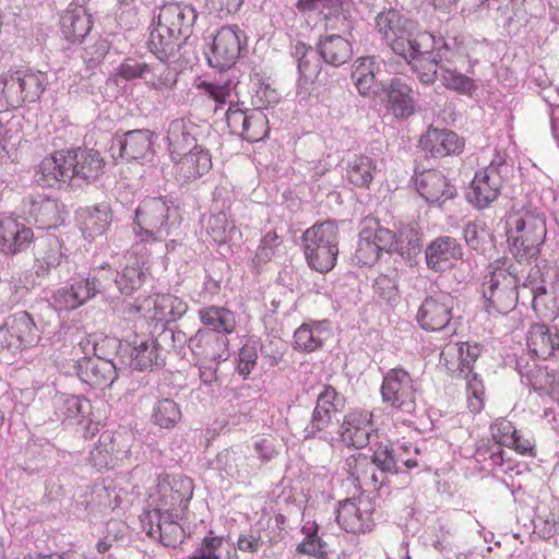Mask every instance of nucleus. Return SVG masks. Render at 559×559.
I'll return each mask as SVG.
<instances>
[{
    "label": "nucleus",
    "instance_id": "f257e3e1",
    "mask_svg": "<svg viewBox=\"0 0 559 559\" xmlns=\"http://www.w3.org/2000/svg\"><path fill=\"white\" fill-rule=\"evenodd\" d=\"M181 223V210L173 201L146 197L135 210L133 230L140 242H156L175 235Z\"/></svg>",
    "mask_w": 559,
    "mask_h": 559
},
{
    "label": "nucleus",
    "instance_id": "f03ea898",
    "mask_svg": "<svg viewBox=\"0 0 559 559\" xmlns=\"http://www.w3.org/2000/svg\"><path fill=\"white\" fill-rule=\"evenodd\" d=\"M376 26L393 52L405 60L415 59L435 43L432 35L419 32L415 21L395 10L379 13Z\"/></svg>",
    "mask_w": 559,
    "mask_h": 559
},
{
    "label": "nucleus",
    "instance_id": "7ed1b4c3",
    "mask_svg": "<svg viewBox=\"0 0 559 559\" xmlns=\"http://www.w3.org/2000/svg\"><path fill=\"white\" fill-rule=\"evenodd\" d=\"M509 250L519 262H531L539 254V246L546 237V221L537 211H524L510 215L507 221Z\"/></svg>",
    "mask_w": 559,
    "mask_h": 559
},
{
    "label": "nucleus",
    "instance_id": "20e7f679",
    "mask_svg": "<svg viewBox=\"0 0 559 559\" xmlns=\"http://www.w3.org/2000/svg\"><path fill=\"white\" fill-rule=\"evenodd\" d=\"M302 248L308 265L320 273L330 272L338 255V228L330 222L314 224L302 234Z\"/></svg>",
    "mask_w": 559,
    "mask_h": 559
},
{
    "label": "nucleus",
    "instance_id": "39448f33",
    "mask_svg": "<svg viewBox=\"0 0 559 559\" xmlns=\"http://www.w3.org/2000/svg\"><path fill=\"white\" fill-rule=\"evenodd\" d=\"M46 74L19 69L0 73V109H15L37 100L45 91Z\"/></svg>",
    "mask_w": 559,
    "mask_h": 559
},
{
    "label": "nucleus",
    "instance_id": "423d86ee",
    "mask_svg": "<svg viewBox=\"0 0 559 559\" xmlns=\"http://www.w3.org/2000/svg\"><path fill=\"white\" fill-rule=\"evenodd\" d=\"M193 495L192 479L182 475H160L148 495V506L164 514L182 518Z\"/></svg>",
    "mask_w": 559,
    "mask_h": 559
},
{
    "label": "nucleus",
    "instance_id": "0eeeda50",
    "mask_svg": "<svg viewBox=\"0 0 559 559\" xmlns=\"http://www.w3.org/2000/svg\"><path fill=\"white\" fill-rule=\"evenodd\" d=\"M55 414L63 425L79 427L85 438H93L102 428L91 401L82 395H58L55 400Z\"/></svg>",
    "mask_w": 559,
    "mask_h": 559
},
{
    "label": "nucleus",
    "instance_id": "6e6552de",
    "mask_svg": "<svg viewBox=\"0 0 559 559\" xmlns=\"http://www.w3.org/2000/svg\"><path fill=\"white\" fill-rule=\"evenodd\" d=\"M481 294L488 314H507L516 306V281L503 270L491 272L483 282Z\"/></svg>",
    "mask_w": 559,
    "mask_h": 559
},
{
    "label": "nucleus",
    "instance_id": "1a4fd4ad",
    "mask_svg": "<svg viewBox=\"0 0 559 559\" xmlns=\"http://www.w3.org/2000/svg\"><path fill=\"white\" fill-rule=\"evenodd\" d=\"M511 167L501 157L492 160L485 169L476 173L467 200L478 209L487 207L500 194L502 185L510 173Z\"/></svg>",
    "mask_w": 559,
    "mask_h": 559
},
{
    "label": "nucleus",
    "instance_id": "9d476101",
    "mask_svg": "<svg viewBox=\"0 0 559 559\" xmlns=\"http://www.w3.org/2000/svg\"><path fill=\"white\" fill-rule=\"evenodd\" d=\"M40 341L31 314L19 311L9 316L0 326V348L19 353L35 347Z\"/></svg>",
    "mask_w": 559,
    "mask_h": 559
},
{
    "label": "nucleus",
    "instance_id": "9b49d317",
    "mask_svg": "<svg viewBox=\"0 0 559 559\" xmlns=\"http://www.w3.org/2000/svg\"><path fill=\"white\" fill-rule=\"evenodd\" d=\"M230 80L225 81L222 85L212 83V99L216 103L214 109H212L215 117L213 123L221 129L227 127L231 132H235L239 126H241L242 131H248L250 122L261 126L263 123V112L260 110L246 115L240 109H234L231 102L225 108L226 98L230 95Z\"/></svg>",
    "mask_w": 559,
    "mask_h": 559
},
{
    "label": "nucleus",
    "instance_id": "f8f14e48",
    "mask_svg": "<svg viewBox=\"0 0 559 559\" xmlns=\"http://www.w3.org/2000/svg\"><path fill=\"white\" fill-rule=\"evenodd\" d=\"M133 439V433L126 429L104 432L91 452V461L98 469L115 467L128 457Z\"/></svg>",
    "mask_w": 559,
    "mask_h": 559
},
{
    "label": "nucleus",
    "instance_id": "ddd939ff",
    "mask_svg": "<svg viewBox=\"0 0 559 559\" xmlns=\"http://www.w3.org/2000/svg\"><path fill=\"white\" fill-rule=\"evenodd\" d=\"M455 297L445 292H437L427 296L421 302L416 320L426 331H441L451 326Z\"/></svg>",
    "mask_w": 559,
    "mask_h": 559
},
{
    "label": "nucleus",
    "instance_id": "4468645a",
    "mask_svg": "<svg viewBox=\"0 0 559 559\" xmlns=\"http://www.w3.org/2000/svg\"><path fill=\"white\" fill-rule=\"evenodd\" d=\"M383 402L403 413L415 411V389L408 372L402 368L391 369L383 378L381 385Z\"/></svg>",
    "mask_w": 559,
    "mask_h": 559
},
{
    "label": "nucleus",
    "instance_id": "2eb2a0df",
    "mask_svg": "<svg viewBox=\"0 0 559 559\" xmlns=\"http://www.w3.org/2000/svg\"><path fill=\"white\" fill-rule=\"evenodd\" d=\"M35 234L23 219L12 216L0 218V253L13 257L25 252L34 242Z\"/></svg>",
    "mask_w": 559,
    "mask_h": 559
},
{
    "label": "nucleus",
    "instance_id": "dca6fc26",
    "mask_svg": "<svg viewBox=\"0 0 559 559\" xmlns=\"http://www.w3.org/2000/svg\"><path fill=\"white\" fill-rule=\"evenodd\" d=\"M67 157L70 173V180L78 179L92 182L98 179L104 173L105 160L100 153L93 148L68 150Z\"/></svg>",
    "mask_w": 559,
    "mask_h": 559
},
{
    "label": "nucleus",
    "instance_id": "f3484780",
    "mask_svg": "<svg viewBox=\"0 0 559 559\" xmlns=\"http://www.w3.org/2000/svg\"><path fill=\"white\" fill-rule=\"evenodd\" d=\"M186 309L187 306L181 299L169 294L148 296L138 306L146 320L160 323L175 321Z\"/></svg>",
    "mask_w": 559,
    "mask_h": 559
},
{
    "label": "nucleus",
    "instance_id": "a211bd4d",
    "mask_svg": "<svg viewBox=\"0 0 559 559\" xmlns=\"http://www.w3.org/2000/svg\"><path fill=\"white\" fill-rule=\"evenodd\" d=\"M342 400L336 390L331 385H324L318 395L316 407L310 423L304 429L305 439L314 438L332 423L333 415L341 412Z\"/></svg>",
    "mask_w": 559,
    "mask_h": 559
},
{
    "label": "nucleus",
    "instance_id": "6ab92c4d",
    "mask_svg": "<svg viewBox=\"0 0 559 559\" xmlns=\"http://www.w3.org/2000/svg\"><path fill=\"white\" fill-rule=\"evenodd\" d=\"M380 98L385 104L388 112L397 119H406L415 112L414 92L400 78L388 81Z\"/></svg>",
    "mask_w": 559,
    "mask_h": 559
},
{
    "label": "nucleus",
    "instance_id": "aec40b11",
    "mask_svg": "<svg viewBox=\"0 0 559 559\" xmlns=\"http://www.w3.org/2000/svg\"><path fill=\"white\" fill-rule=\"evenodd\" d=\"M241 50L240 37L235 28L222 27L212 38V68L219 71L228 70L234 66Z\"/></svg>",
    "mask_w": 559,
    "mask_h": 559
},
{
    "label": "nucleus",
    "instance_id": "412c9836",
    "mask_svg": "<svg viewBox=\"0 0 559 559\" xmlns=\"http://www.w3.org/2000/svg\"><path fill=\"white\" fill-rule=\"evenodd\" d=\"M154 132L148 129H135L116 135L111 150H119L121 159L131 162L146 157L153 147Z\"/></svg>",
    "mask_w": 559,
    "mask_h": 559
},
{
    "label": "nucleus",
    "instance_id": "4be33fe9",
    "mask_svg": "<svg viewBox=\"0 0 559 559\" xmlns=\"http://www.w3.org/2000/svg\"><path fill=\"white\" fill-rule=\"evenodd\" d=\"M76 373L83 382L95 388L108 386L117 378L114 362L99 356L78 360Z\"/></svg>",
    "mask_w": 559,
    "mask_h": 559
},
{
    "label": "nucleus",
    "instance_id": "5701e85b",
    "mask_svg": "<svg viewBox=\"0 0 559 559\" xmlns=\"http://www.w3.org/2000/svg\"><path fill=\"white\" fill-rule=\"evenodd\" d=\"M93 27L92 15L81 4L71 2L63 11L60 21L61 33L72 44H80Z\"/></svg>",
    "mask_w": 559,
    "mask_h": 559
},
{
    "label": "nucleus",
    "instance_id": "b1692460",
    "mask_svg": "<svg viewBox=\"0 0 559 559\" xmlns=\"http://www.w3.org/2000/svg\"><path fill=\"white\" fill-rule=\"evenodd\" d=\"M415 186L419 194L429 203L444 202L456 194L455 187L437 170H424L416 175Z\"/></svg>",
    "mask_w": 559,
    "mask_h": 559
},
{
    "label": "nucleus",
    "instance_id": "393cba45",
    "mask_svg": "<svg viewBox=\"0 0 559 559\" xmlns=\"http://www.w3.org/2000/svg\"><path fill=\"white\" fill-rule=\"evenodd\" d=\"M426 262L429 269L443 272L452 265L453 260L463 258L462 246L456 239L442 236L432 240L425 251Z\"/></svg>",
    "mask_w": 559,
    "mask_h": 559
},
{
    "label": "nucleus",
    "instance_id": "a878e982",
    "mask_svg": "<svg viewBox=\"0 0 559 559\" xmlns=\"http://www.w3.org/2000/svg\"><path fill=\"white\" fill-rule=\"evenodd\" d=\"M197 126L187 123L183 119L173 120L167 131L170 155L176 164L199 146L197 144Z\"/></svg>",
    "mask_w": 559,
    "mask_h": 559
},
{
    "label": "nucleus",
    "instance_id": "bb28decb",
    "mask_svg": "<svg viewBox=\"0 0 559 559\" xmlns=\"http://www.w3.org/2000/svg\"><path fill=\"white\" fill-rule=\"evenodd\" d=\"M131 368L145 371L157 366L160 359V346L152 334H134L129 342Z\"/></svg>",
    "mask_w": 559,
    "mask_h": 559
},
{
    "label": "nucleus",
    "instance_id": "cd10ccee",
    "mask_svg": "<svg viewBox=\"0 0 559 559\" xmlns=\"http://www.w3.org/2000/svg\"><path fill=\"white\" fill-rule=\"evenodd\" d=\"M515 369L521 376L523 383L532 386L535 391H545L554 381L555 370L539 364V358L530 354H523L515 360Z\"/></svg>",
    "mask_w": 559,
    "mask_h": 559
},
{
    "label": "nucleus",
    "instance_id": "c85d7f7f",
    "mask_svg": "<svg viewBox=\"0 0 559 559\" xmlns=\"http://www.w3.org/2000/svg\"><path fill=\"white\" fill-rule=\"evenodd\" d=\"M194 19L192 9L171 2L159 9L156 24L186 40Z\"/></svg>",
    "mask_w": 559,
    "mask_h": 559
},
{
    "label": "nucleus",
    "instance_id": "c756f323",
    "mask_svg": "<svg viewBox=\"0 0 559 559\" xmlns=\"http://www.w3.org/2000/svg\"><path fill=\"white\" fill-rule=\"evenodd\" d=\"M526 345L527 354L545 360L559 348L558 330L544 323H534L527 332Z\"/></svg>",
    "mask_w": 559,
    "mask_h": 559
},
{
    "label": "nucleus",
    "instance_id": "7c9ffc66",
    "mask_svg": "<svg viewBox=\"0 0 559 559\" xmlns=\"http://www.w3.org/2000/svg\"><path fill=\"white\" fill-rule=\"evenodd\" d=\"M97 276L73 283L70 287L58 289L55 302L62 310H74L92 299L98 292Z\"/></svg>",
    "mask_w": 559,
    "mask_h": 559
},
{
    "label": "nucleus",
    "instance_id": "2f4dec72",
    "mask_svg": "<svg viewBox=\"0 0 559 559\" xmlns=\"http://www.w3.org/2000/svg\"><path fill=\"white\" fill-rule=\"evenodd\" d=\"M419 144L424 151L429 152L433 157L459 154L463 148V142L455 132L437 128H429L420 136Z\"/></svg>",
    "mask_w": 559,
    "mask_h": 559
},
{
    "label": "nucleus",
    "instance_id": "473e14b6",
    "mask_svg": "<svg viewBox=\"0 0 559 559\" xmlns=\"http://www.w3.org/2000/svg\"><path fill=\"white\" fill-rule=\"evenodd\" d=\"M234 313L223 307H212V342L218 347V352L212 350V359L226 360L229 357L227 334L235 329Z\"/></svg>",
    "mask_w": 559,
    "mask_h": 559
},
{
    "label": "nucleus",
    "instance_id": "72a5a7b5",
    "mask_svg": "<svg viewBox=\"0 0 559 559\" xmlns=\"http://www.w3.org/2000/svg\"><path fill=\"white\" fill-rule=\"evenodd\" d=\"M67 160V151H58L43 158L35 173L36 182L43 187H55L59 182L69 181L70 168Z\"/></svg>",
    "mask_w": 559,
    "mask_h": 559
},
{
    "label": "nucleus",
    "instance_id": "f704fd0d",
    "mask_svg": "<svg viewBox=\"0 0 559 559\" xmlns=\"http://www.w3.org/2000/svg\"><path fill=\"white\" fill-rule=\"evenodd\" d=\"M343 468L355 484L372 486L374 489L385 485V478L379 477L374 472L370 456L366 454L355 453L349 455L344 461Z\"/></svg>",
    "mask_w": 559,
    "mask_h": 559
},
{
    "label": "nucleus",
    "instance_id": "c9c22d12",
    "mask_svg": "<svg viewBox=\"0 0 559 559\" xmlns=\"http://www.w3.org/2000/svg\"><path fill=\"white\" fill-rule=\"evenodd\" d=\"M371 423L367 415L350 413L341 426V441L347 447L365 448L369 443Z\"/></svg>",
    "mask_w": 559,
    "mask_h": 559
},
{
    "label": "nucleus",
    "instance_id": "e433bc0d",
    "mask_svg": "<svg viewBox=\"0 0 559 559\" xmlns=\"http://www.w3.org/2000/svg\"><path fill=\"white\" fill-rule=\"evenodd\" d=\"M124 265L118 272L115 280L118 289L124 295H131L142 287L150 274V269L145 262L140 261L134 253L124 257Z\"/></svg>",
    "mask_w": 559,
    "mask_h": 559
},
{
    "label": "nucleus",
    "instance_id": "4c0bfd02",
    "mask_svg": "<svg viewBox=\"0 0 559 559\" xmlns=\"http://www.w3.org/2000/svg\"><path fill=\"white\" fill-rule=\"evenodd\" d=\"M79 216L81 231L91 240L104 235L111 224V213L107 207H86Z\"/></svg>",
    "mask_w": 559,
    "mask_h": 559
},
{
    "label": "nucleus",
    "instance_id": "58836bf2",
    "mask_svg": "<svg viewBox=\"0 0 559 559\" xmlns=\"http://www.w3.org/2000/svg\"><path fill=\"white\" fill-rule=\"evenodd\" d=\"M320 57L333 67L346 63L353 55L352 44L340 35H329L318 44Z\"/></svg>",
    "mask_w": 559,
    "mask_h": 559
},
{
    "label": "nucleus",
    "instance_id": "ea45409f",
    "mask_svg": "<svg viewBox=\"0 0 559 559\" xmlns=\"http://www.w3.org/2000/svg\"><path fill=\"white\" fill-rule=\"evenodd\" d=\"M183 43L179 36L156 24L150 33L147 46L159 60H164L175 55Z\"/></svg>",
    "mask_w": 559,
    "mask_h": 559
},
{
    "label": "nucleus",
    "instance_id": "a19ab883",
    "mask_svg": "<svg viewBox=\"0 0 559 559\" xmlns=\"http://www.w3.org/2000/svg\"><path fill=\"white\" fill-rule=\"evenodd\" d=\"M369 515L353 501L346 500L337 511L336 521L348 533H364L368 527Z\"/></svg>",
    "mask_w": 559,
    "mask_h": 559
},
{
    "label": "nucleus",
    "instance_id": "79ce46f5",
    "mask_svg": "<svg viewBox=\"0 0 559 559\" xmlns=\"http://www.w3.org/2000/svg\"><path fill=\"white\" fill-rule=\"evenodd\" d=\"M144 76V82L148 88L158 92L173 90L178 82V73L167 63L159 62L148 63V71Z\"/></svg>",
    "mask_w": 559,
    "mask_h": 559
},
{
    "label": "nucleus",
    "instance_id": "37998d69",
    "mask_svg": "<svg viewBox=\"0 0 559 559\" xmlns=\"http://www.w3.org/2000/svg\"><path fill=\"white\" fill-rule=\"evenodd\" d=\"M376 164L373 159L366 155L355 156L347 163L348 180L360 188H367L373 179Z\"/></svg>",
    "mask_w": 559,
    "mask_h": 559
},
{
    "label": "nucleus",
    "instance_id": "c03bdc74",
    "mask_svg": "<svg viewBox=\"0 0 559 559\" xmlns=\"http://www.w3.org/2000/svg\"><path fill=\"white\" fill-rule=\"evenodd\" d=\"M179 405L171 399L158 400L153 408V423L160 428H174L181 419Z\"/></svg>",
    "mask_w": 559,
    "mask_h": 559
},
{
    "label": "nucleus",
    "instance_id": "a18cd8bd",
    "mask_svg": "<svg viewBox=\"0 0 559 559\" xmlns=\"http://www.w3.org/2000/svg\"><path fill=\"white\" fill-rule=\"evenodd\" d=\"M407 61L412 63L421 83L432 84L436 81L440 66L436 57L431 56L429 49H423V52L418 57L408 59Z\"/></svg>",
    "mask_w": 559,
    "mask_h": 559
},
{
    "label": "nucleus",
    "instance_id": "49530a36",
    "mask_svg": "<svg viewBox=\"0 0 559 559\" xmlns=\"http://www.w3.org/2000/svg\"><path fill=\"white\" fill-rule=\"evenodd\" d=\"M177 165L180 167V170L187 168L185 171L186 177H201L210 171V155L198 147L190 154H187L186 157L179 159Z\"/></svg>",
    "mask_w": 559,
    "mask_h": 559
},
{
    "label": "nucleus",
    "instance_id": "de8ad7c7",
    "mask_svg": "<svg viewBox=\"0 0 559 559\" xmlns=\"http://www.w3.org/2000/svg\"><path fill=\"white\" fill-rule=\"evenodd\" d=\"M380 254L381 252L378 250V247L369 235V229L361 230L353 258L356 264L361 266H371L379 260Z\"/></svg>",
    "mask_w": 559,
    "mask_h": 559
},
{
    "label": "nucleus",
    "instance_id": "09e8293b",
    "mask_svg": "<svg viewBox=\"0 0 559 559\" xmlns=\"http://www.w3.org/2000/svg\"><path fill=\"white\" fill-rule=\"evenodd\" d=\"M318 328L309 324L300 325L294 333V348L302 353H311L320 348L323 341Z\"/></svg>",
    "mask_w": 559,
    "mask_h": 559
},
{
    "label": "nucleus",
    "instance_id": "8fccbe9b",
    "mask_svg": "<svg viewBox=\"0 0 559 559\" xmlns=\"http://www.w3.org/2000/svg\"><path fill=\"white\" fill-rule=\"evenodd\" d=\"M380 69H377V72L371 74L353 72L352 78L360 95L380 97L388 84V82L380 80Z\"/></svg>",
    "mask_w": 559,
    "mask_h": 559
},
{
    "label": "nucleus",
    "instance_id": "3c124183",
    "mask_svg": "<svg viewBox=\"0 0 559 559\" xmlns=\"http://www.w3.org/2000/svg\"><path fill=\"white\" fill-rule=\"evenodd\" d=\"M182 518L165 515L160 530L157 533L159 542L166 547H176L183 540L185 531L178 523Z\"/></svg>",
    "mask_w": 559,
    "mask_h": 559
},
{
    "label": "nucleus",
    "instance_id": "603ef678",
    "mask_svg": "<svg viewBox=\"0 0 559 559\" xmlns=\"http://www.w3.org/2000/svg\"><path fill=\"white\" fill-rule=\"evenodd\" d=\"M370 459L373 467L379 469V477L385 478V484L388 483V474H397V457L392 454V445H379Z\"/></svg>",
    "mask_w": 559,
    "mask_h": 559
},
{
    "label": "nucleus",
    "instance_id": "864d4df0",
    "mask_svg": "<svg viewBox=\"0 0 559 559\" xmlns=\"http://www.w3.org/2000/svg\"><path fill=\"white\" fill-rule=\"evenodd\" d=\"M441 80L447 88L464 94H472L476 90L473 79L443 66H440Z\"/></svg>",
    "mask_w": 559,
    "mask_h": 559
},
{
    "label": "nucleus",
    "instance_id": "5fc2aeb1",
    "mask_svg": "<svg viewBox=\"0 0 559 559\" xmlns=\"http://www.w3.org/2000/svg\"><path fill=\"white\" fill-rule=\"evenodd\" d=\"M316 523H308L302 527L305 539L298 545V550L312 556H323L326 554V544L317 534Z\"/></svg>",
    "mask_w": 559,
    "mask_h": 559
},
{
    "label": "nucleus",
    "instance_id": "6e6d98bb",
    "mask_svg": "<svg viewBox=\"0 0 559 559\" xmlns=\"http://www.w3.org/2000/svg\"><path fill=\"white\" fill-rule=\"evenodd\" d=\"M296 7L301 12H318L328 19L341 11L342 0H298Z\"/></svg>",
    "mask_w": 559,
    "mask_h": 559
},
{
    "label": "nucleus",
    "instance_id": "4d7b16f0",
    "mask_svg": "<svg viewBox=\"0 0 559 559\" xmlns=\"http://www.w3.org/2000/svg\"><path fill=\"white\" fill-rule=\"evenodd\" d=\"M36 262L44 271L57 267L62 261L60 245L57 240H49L35 253Z\"/></svg>",
    "mask_w": 559,
    "mask_h": 559
},
{
    "label": "nucleus",
    "instance_id": "13d9d810",
    "mask_svg": "<svg viewBox=\"0 0 559 559\" xmlns=\"http://www.w3.org/2000/svg\"><path fill=\"white\" fill-rule=\"evenodd\" d=\"M147 71V62L138 58L128 57L123 59L117 68L116 75L124 81L143 80Z\"/></svg>",
    "mask_w": 559,
    "mask_h": 559
},
{
    "label": "nucleus",
    "instance_id": "bf43d9fd",
    "mask_svg": "<svg viewBox=\"0 0 559 559\" xmlns=\"http://www.w3.org/2000/svg\"><path fill=\"white\" fill-rule=\"evenodd\" d=\"M397 241L401 243L402 250H396L401 257L412 259L419 253L421 240L418 234L412 228H405L397 233Z\"/></svg>",
    "mask_w": 559,
    "mask_h": 559
},
{
    "label": "nucleus",
    "instance_id": "052dcab7",
    "mask_svg": "<svg viewBox=\"0 0 559 559\" xmlns=\"http://www.w3.org/2000/svg\"><path fill=\"white\" fill-rule=\"evenodd\" d=\"M369 235L380 252H396L402 250L397 241V233L384 227H378L376 230L369 229Z\"/></svg>",
    "mask_w": 559,
    "mask_h": 559
},
{
    "label": "nucleus",
    "instance_id": "680f3d73",
    "mask_svg": "<svg viewBox=\"0 0 559 559\" xmlns=\"http://www.w3.org/2000/svg\"><path fill=\"white\" fill-rule=\"evenodd\" d=\"M519 431L513 427L512 423L506 419H499L493 425H491V433L492 438L500 445H510L514 444L515 435Z\"/></svg>",
    "mask_w": 559,
    "mask_h": 559
},
{
    "label": "nucleus",
    "instance_id": "e2e57ef3",
    "mask_svg": "<svg viewBox=\"0 0 559 559\" xmlns=\"http://www.w3.org/2000/svg\"><path fill=\"white\" fill-rule=\"evenodd\" d=\"M165 515L164 511L158 510V508H152V510L143 513L140 520L142 528L146 532L147 536L152 538L157 537V533L160 530L159 526H162Z\"/></svg>",
    "mask_w": 559,
    "mask_h": 559
},
{
    "label": "nucleus",
    "instance_id": "0e129e2a",
    "mask_svg": "<svg viewBox=\"0 0 559 559\" xmlns=\"http://www.w3.org/2000/svg\"><path fill=\"white\" fill-rule=\"evenodd\" d=\"M465 349L466 357L465 365H469V368L472 369V364L477 359V357L480 354L479 346L477 344L471 345L468 343H455V344H449L443 348V356H462V352Z\"/></svg>",
    "mask_w": 559,
    "mask_h": 559
},
{
    "label": "nucleus",
    "instance_id": "69168bd1",
    "mask_svg": "<svg viewBox=\"0 0 559 559\" xmlns=\"http://www.w3.org/2000/svg\"><path fill=\"white\" fill-rule=\"evenodd\" d=\"M466 353L465 349L462 352V356H443V350L440 354V362L445 366L448 371L452 373V376L456 377L459 374H462L466 371V376L471 374V368L469 365H465Z\"/></svg>",
    "mask_w": 559,
    "mask_h": 559
},
{
    "label": "nucleus",
    "instance_id": "338daca9",
    "mask_svg": "<svg viewBox=\"0 0 559 559\" xmlns=\"http://www.w3.org/2000/svg\"><path fill=\"white\" fill-rule=\"evenodd\" d=\"M277 100V93L269 86H260L252 97V104L255 106V110L260 111L263 108H267L269 106L276 104Z\"/></svg>",
    "mask_w": 559,
    "mask_h": 559
},
{
    "label": "nucleus",
    "instance_id": "774afa93",
    "mask_svg": "<svg viewBox=\"0 0 559 559\" xmlns=\"http://www.w3.org/2000/svg\"><path fill=\"white\" fill-rule=\"evenodd\" d=\"M373 289L384 300L390 301L396 297V285L386 275H381L376 278Z\"/></svg>",
    "mask_w": 559,
    "mask_h": 559
}]
</instances>
